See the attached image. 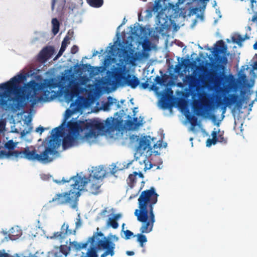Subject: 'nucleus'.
<instances>
[{"instance_id": "1", "label": "nucleus", "mask_w": 257, "mask_h": 257, "mask_svg": "<svg viewBox=\"0 0 257 257\" xmlns=\"http://www.w3.org/2000/svg\"><path fill=\"white\" fill-rule=\"evenodd\" d=\"M25 79L26 76L20 74L0 84V89L4 91L0 93V105L3 108L15 112L24 108L28 102L33 106L38 101L36 95L40 90L57 86L53 79H47L43 84L31 80L24 86L20 85V83Z\"/></svg>"}, {"instance_id": "2", "label": "nucleus", "mask_w": 257, "mask_h": 257, "mask_svg": "<svg viewBox=\"0 0 257 257\" xmlns=\"http://www.w3.org/2000/svg\"><path fill=\"white\" fill-rule=\"evenodd\" d=\"M158 196L155 188L151 187L142 191L138 198L139 209L135 210L134 214L137 220L143 223L140 229L142 233H149L153 230L155 222L154 206Z\"/></svg>"}, {"instance_id": "3", "label": "nucleus", "mask_w": 257, "mask_h": 257, "mask_svg": "<svg viewBox=\"0 0 257 257\" xmlns=\"http://www.w3.org/2000/svg\"><path fill=\"white\" fill-rule=\"evenodd\" d=\"M59 145L55 140H50L48 146L45 147L42 152H40V154H38L36 150L32 147H27L21 151L7 152L1 150L0 156H6L7 158L14 156L17 159L24 158L29 161H37L46 164L51 162L55 158L58 153L57 149Z\"/></svg>"}, {"instance_id": "4", "label": "nucleus", "mask_w": 257, "mask_h": 257, "mask_svg": "<svg viewBox=\"0 0 257 257\" xmlns=\"http://www.w3.org/2000/svg\"><path fill=\"white\" fill-rule=\"evenodd\" d=\"M89 243L91 246L86 253H82L81 257H98L97 251L105 250L100 257H107L110 255L112 256L114 254L115 244L111 240L103 236L101 232L95 233L93 235L89 238Z\"/></svg>"}, {"instance_id": "5", "label": "nucleus", "mask_w": 257, "mask_h": 257, "mask_svg": "<svg viewBox=\"0 0 257 257\" xmlns=\"http://www.w3.org/2000/svg\"><path fill=\"white\" fill-rule=\"evenodd\" d=\"M71 180L74 181V183L71 184L75 190L80 191L86 188V190L90 194L96 195L101 193V186L103 184V181L101 180H97L90 177H81L78 175L71 177L68 180L65 179L64 177L61 181L56 182L57 183H62L63 184L70 182Z\"/></svg>"}, {"instance_id": "6", "label": "nucleus", "mask_w": 257, "mask_h": 257, "mask_svg": "<svg viewBox=\"0 0 257 257\" xmlns=\"http://www.w3.org/2000/svg\"><path fill=\"white\" fill-rule=\"evenodd\" d=\"M72 188L73 187H72ZM80 195V193L78 191L72 188L69 192L56 194L52 199L49 201V202H55L56 205H58L73 203L72 207L75 208Z\"/></svg>"}, {"instance_id": "7", "label": "nucleus", "mask_w": 257, "mask_h": 257, "mask_svg": "<svg viewBox=\"0 0 257 257\" xmlns=\"http://www.w3.org/2000/svg\"><path fill=\"white\" fill-rule=\"evenodd\" d=\"M116 82L120 85H126L132 88H136L140 84V80L135 75L130 74L125 76L124 69L118 68L113 73Z\"/></svg>"}, {"instance_id": "8", "label": "nucleus", "mask_w": 257, "mask_h": 257, "mask_svg": "<svg viewBox=\"0 0 257 257\" xmlns=\"http://www.w3.org/2000/svg\"><path fill=\"white\" fill-rule=\"evenodd\" d=\"M248 98L247 97L245 98V100L248 99ZM244 99H240L238 94H230L228 96H225L223 100H219L218 101V104L219 105H224L223 108V113H224L226 110V107L229 106L232 104H235V107L238 109H241L242 108V102Z\"/></svg>"}, {"instance_id": "9", "label": "nucleus", "mask_w": 257, "mask_h": 257, "mask_svg": "<svg viewBox=\"0 0 257 257\" xmlns=\"http://www.w3.org/2000/svg\"><path fill=\"white\" fill-rule=\"evenodd\" d=\"M227 49V46L224 44L222 40L217 41L216 44V47L215 48V51L216 54L214 55L216 61L218 62L217 67L220 69H224V66L227 62V58L225 56H220L219 54H225Z\"/></svg>"}, {"instance_id": "10", "label": "nucleus", "mask_w": 257, "mask_h": 257, "mask_svg": "<svg viewBox=\"0 0 257 257\" xmlns=\"http://www.w3.org/2000/svg\"><path fill=\"white\" fill-rule=\"evenodd\" d=\"M106 128L105 124L98 120H87V131L85 137L91 138L98 135V131H104Z\"/></svg>"}, {"instance_id": "11", "label": "nucleus", "mask_w": 257, "mask_h": 257, "mask_svg": "<svg viewBox=\"0 0 257 257\" xmlns=\"http://www.w3.org/2000/svg\"><path fill=\"white\" fill-rule=\"evenodd\" d=\"M69 227L68 224L64 222L61 226L60 231L54 232L52 235L48 236L47 238L58 240L60 243H62L68 236L75 233V229H71Z\"/></svg>"}, {"instance_id": "12", "label": "nucleus", "mask_w": 257, "mask_h": 257, "mask_svg": "<svg viewBox=\"0 0 257 257\" xmlns=\"http://www.w3.org/2000/svg\"><path fill=\"white\" fill-rule=\"evenodd\" d=\"M69 133L77 135L80 132L87 131V120L85 121H69L67 124Z\"/></svg>"}, {"instance_id": "13", "label": "nucleus", "mask_w": 257, "mask_h": 257, "mask_svg": "<svg viewBox=\"0 0 257 257\" xmlns=\"http://www.w3.org/2000/svg\"><path fill=\"white\" fill-rule=\"evenodd\" d=\"M210 77L216 83L222 84L224 86H228L233 78L232 75H225L223 72H220L218 73H212L210 74Z\"/></svg>"}, {"instance_id": "14", "label": "nucleus", "mask_w": 257, "mask_h": 257, "mask_svg": "<svg viewBox=\"0 0 257 257\" xmlns=\"http://www.w3.org/2000/svg\"><path fill=\"white\" fill-rule=\"evenodd\" d=\"M54 52V48L52 46H46L44 47L38 55V61L42 63L45 62L51 58Z\"/></svg>"}, {"instance_id": "15", "label": "nucleus", "mask_w": 257, "mask_h": 257, "mask_svg": "<svg viewBox=\"0 0 257 257\" xmlns=\"http://www.w3.org/2000/svg\"><path fill=\"white\" fill-rule=\"evenodd\" d=\"M148 138H150V137L145 136L139 142V146L137 147V151L141 154L145 152H148L152 149L151 142Z\"/></svg>"}, {"instance_id": "16", "label": "nucleus", "mask_w": 257, "mask_h": 257, "mask_svg": "<svg viewBox=\"0 0 257 257\" xmlns=\"http://www.w3.org/2000/svg\"><path fill=\"white\" fill-rule=\"evenodd\" d=\"M73 35V32L71 30H69L67 35L64 37L62 42L60 49L54 60L57 59L62 55L63 52L65 51L68 44L70 43L69 40L72 38Z\"/></svg>"}, {"instance_id": "17", "label": "nucleus", "mask_w": 257, "mask_h": 257, "mask_svg": "<svg viewBox=\"0 0 257 257\" xmlns=\"http://www.w3.org/2000/svg\"><path fill=\"white\" fill-rule=\"evenodd\" d=\"M76 136L69 133L63 139L62 146L64 149L72 147L76 141Z\"/></svg>"}, {"instance_id": "18", "label": "nucleus", "mask_w": 257, "mask_h": 257, "mask_svg": "<svg viewBox=\"0 0 257 257\" xmlns=\"http://www.w3.org/2000/svg\"><path fill=\"white\" fill-rule=\"evenodd\" d=\"M105 170L103 167H96L92 172V174L90 175L89 177L94 178L97 180L100 179L103 181V179L105 176Z\"/></svg>"}, {"instance_id": "19", "label": "nucleus", "mask_w": 257, "mask_h": 257, "mask_svg": "<svg viewBox=\"0 0 257 257\" xmlns=\"http://www.w3.org/2000/svg\"><path fill=\"white\" fill-rule=\"evenodd\" d=\"M138 177L141 178H144L143 174L141 173H137L134 172L133 174H130L126 179L127 184L131 188L134 187L137 182Z\"/></svg>"}, {"instance_id": "20", "label": "nucleus", "mask_w": 257, "mask_h": 257, "mask_svg": "<svg viewBox=\"0 0 257 257\" xmlns=\"http://www.w3.org/2000/svg\"><path fill=\"white\" fill-rule=\"evenodd\" d=\"M89 243V239L84 243H79L77 241H70L69 245L71 250L77 252L82 248H86Z\"/></svg>"}, {"instance_id": "21", "label": "nucleus", "mask_w": 257, "mask_h": 257, "mask_svg": "<svg viewBox=\"0 0 257 257\" xmlns=\"http://www.w3.org/2000/svg\"><path fill=\"white\" fill-rule=\"evenodd\" d=\"M21 234V230L18 227H13L10 229L9 236L10 239L14 240L19 237Z\"/></svg>"}, {"instance_id": "22", "label": "nucleus", "mask_w": 257, "mask_h": 257, "mask_svg": "<svg viewBox=\"0 0 257 257\" xmlns=\"http://www.w3.org/2000/svg\"><path fill=\"white\" fill-rule=\"evenodd\" d=\"M113 104L115 105L117 108H119L120 107L119 102L116 99L113 98L111 96H108L107 98V102L104 105V109H107Z\"/></svg>"}, {"instance_id": "23", "label": "nucleus", "mask_w": 257, "mask_h": 257, "mask_svg": "<svg viewBox=\"0 0 257 257\" xmlns=\"http://www.w3.org/2000/svg\"><path fill=\"white\" fill-rule=\"evenodd\" d=\"M251 9L254 15L250 21L253 23H257V2L255 0H251Z\"/></svg>"}, {"instance_id": "24", "label": "nucleus", "mask_w": 257, "mask_h": 257, "mask_svg": "<svg viewBox=\"0 0 257 257\" xmlns=\"http://www.w3.org/2000/svg\"><path fill=\"white\" fill-rule=\"evenodd\" d=\"M61 133H62V128L61 127L58 126L57 127H55L53 128L52 130L51 135L53 139L52 140H55L57 144L59 145V143L58 142L57 140H56V139L57 137L61 136Z\"/></svg>"}, {"instance_id": "25", "label": "nucleus", "mask_w": 257, "mask_h": 257, "mask_svg": "<svg viewBox=\"0 0 257 257\" xmlns=\"http://www.w3.org/2000/svg\"><path fill=\"white\" fill-rule=\"evenodd\" d=\"M87 4L91 7L95 8L101 7L103 4V0H86Z\"/></svg>"}, {"instance_id": "26", "label": "nucleus", "mask_w": 257, "mask_h": 257, "mask_svg": "<svg viewBox=\"0 0 257 257\" xmlns=\"http://www.w3.org/2000/svg\"><path fill=\"white\" fill-rule=\"evenodd\" d=\"M52 32L54 35H56L59 31L60 28V23L57 18H53L52 20Z\"/></svg>"}, {"instance_id": "27", "label": "nucleus", "mask_w": 257, "mask_h": 257, "mask_svg": "<svg viewBox=\"0 0 257 257\" xmlns=\"http://www.w3.org/2000/svg\"><path fill=\"white\" fill-rule=\"evenodd\" d=\"M80 89L78 86H73L72 87L70 92H69V95H70V99H72L74 97L78 96L80 93Z\"/></svg>"}, {"instance_id": "28", "label": "nucleus", "mask_w": 257, "mask_h": 257, "mask_svg": "<svg viewBox=\"0 0 257 257\" xmlns=\"http://www.w3.org/2000/svg\"><path fill=\"white\" fill-rule=\"evenodd\" d=\"M143 233L141 232V233H138L136 235L137 237V241L139 242L140 246L142 247H144V243L147 241V238L145 235L143 234Z\"/></svg>"}, {"instance_id": "29", "label": "nucleus", "mask_w": 257, "mask_h": 257, "mask_svg": "<svg viewBox=\"0 0 257 257\" xmlns=\"http://www.w3.org/2000/svg\"><path fill=\"white\" fill-rule=\"evenodd\" d=\"M189 85L190 88H196L197 87L198 79L193 76L188 77Z\"/></svg>"}, {"instance_id": "30", "label": "nucleus", "mask_w": 257, "mask_h": 257, "mask_svg": "<svg viewBox=\"0 0 257 257\" xmlns=\"http://www.w3.org/2000/svg\"><path fill=\"white\" fill-rule=\"evenodd\" d=\"M107 225L111 226L113 229H116L118 227V223L116 220L112 217L109 218L107 222Z\"/></svg>"}, {"instance_id": "31", "label": "nucleus", "mask_w": 257, "mask_h": 257, "mask_svg": "<svg viewBox=\"0 0 257 257\" xmlns=\"http://www.w3.org/2000/svg\"><path fill=\"white\" fill-rule=\"evenodd\" d=\"M245 40L240 35H237L235 36L232 37L233 42L236 43L237 44L239 45Z\"/></svg>"}, {"instance_id": "32", "label": "nucleus", "mask_w": 257, "mask_h": 257, "mask_svg": "<svg viewBox=\"0 0 257 257\" xmlns=\"http://www.w3.org/2000/svg\"><path fill=\"white\" fill-rule=\"evenodd\" d=\"M189 62V59H182V63H178L175 66V70L176 72H179L181 69L182 66H187V64Z\"/></svg>"}, {"instance_id": "33", "label": "nucleus", "mask_w": 257, "mask_h": 257, "mask_svg": "<svg viewBox=\"0 0 257 257\" xmlns=\"http://www.w3.org/2000/svg\"><path fill=\"white\" fill-rule=\"evenodd\" d=\"M16 147V144L14 143L12 140L8 141L5 144V147L9 150V152H11V150H13Z\"/></svg>"}, {"instance_id": "34", "label": "nucleus", "mask_w": 257, "mask_h": 257, "mask_svg": "<svg viewBox=\"0 0 257 257\" xmlns=\"http://www.w3.org/2000/svg\"><path fill=\"white\" fill-rule=\"evenodd\" d=\"M161 2V0H157L155 2V4L153 7V10L154 11L158 12L160 10H163Z\"/></svg>"}, {"instance_id": "35", "label": "nucleus", "mask_w": 257, "mask_h": 257, "mask_svg": "<svg viewBox=\"0 0 257 257\" xmlns=\"http://www.w3.org/2000/svg\"><path fill=\"white\" fill-rule=\"evenodd\" d=\"M146 40L142 45L143 48L144 50L149 51L151 50V42L148 39Z\"/></svg>"}, {"instance_id": "36", "label": "nucleus", "mask_w": 257, "mask_h": 257, "mask_svg": "<svg viewBox=\"0 0 257 257\" xmlns=\"http://www.w3.org/2000/svg\"><path fill=\"white\" fill-rule=\"evenodd\" d=\"M39 92H42L43 95L44 96V98L46 100H48L49 98H51L50 96V92L48 90H47V88H44L43 90H40Z\"/></svg>"}, {"instance_id": "37", "label": "nucleus", "mask_w": 257, "mask_h": 257, "mask_svg": "<svg viewBox=\"0 0 257 257\" xmlns=\"http://www.w3.org/2000/svg\"><path fill=\"white\" fill-rule=\"evenodd\" d=\"M218 142V139H216L214 138L208 139H207L206 141V146L207 147H210L212 145H215L216 144V143Z\"/></svg>"}, {"instance_id": "38", "label": "nucleus", "mask_w": 257, "mask_h": 257, "mask_svg": "<svg viewBox=\"0 0 257 257\" xmlns=\"http://www.w3.org/2000/svg\"><path fill=\"white\" fill-rule=\"evenodd\" d=\"M142 119L140 121H138V118L137 117H134L133 121H130L129 122L130 124H133V122H134L135 125L136 127H139L140 125H142L143 124L142 122Z\"/></svg>"}, {"instance_id": "39", "label": "nucleus", "mask_w": 257, "mask_h": 257, "mask_svg": "<svg viewBox=\"0 0 257 257\" xmlns=\"http://www.w3.org/2000/svg\"><path fill=\"white\" fill-rule=\"evenodd\" d=\"M217 139L218 142L223 144H226L227 143V139L225 138L222 134H219L218 136Z\"/></svg>"}, {"instance_id": "40", "label": "nucleus", "mask_w": 257, "mask_h": 257, "mask_svg": "<svg viewBox=\"0 0 257 257\" xmlns=\"http://www.w3.org/2000/svg\"><path fill=\"white\" fill-rule=\"evenodd\" d=\"M124 234L125 235V239H128L132 236L134 235L133 232L129 230L124 231Z\"/></svg>"}, {"instance_id": "41", "label": "nucleus", "mask_w": 257, "mask_h": 257, "mask_svg": "<svg viewBox=\"0 0 257 257\" xmlns=\"http://www.w3.org/2000/svg\"><path fill=\"white\" fill-rule=\"evenodd\" d=\"M155 80L157 84H162L164 82V80L163 79V78L159 76H157L156 77Z\"/></svg>"}, {"instance_id": "42", "label": "nucleus", "mask_w": 257, "mask_h": 257, "mask_svg": "<svg viewBox=\"0 0 257 257\" xmlns=\"http://www.w3.org/2000/svg\"><path fill=\"white\" fill-rule=\"evenodd\" d=\"M190 121L192 125L195 126L196 125L197 118L195 116H192Z\"/></svg>"}, {"instance_id": "43", "label": "nucleus", "mask_w": 257, "mask_h": 257, "mask_svg": "<svg viewBox=\"0 0 257 257\" xmlns=\"http://www.w3.org/2000/svg\"><path fill=\"white\" fill-rule=\"evenodd\" d=\"M78 51V47L74 45L71 49V52L72 54H75Z\"/></svg>"}, {"instance_id": "44", "label": "nucleus", "mask_w": 257, "mask_h": 257, "mask_svg": "<svg viewBox=\"0 0 257 257\" xmlns=\"http://www.w3.org/2000/svg\"><path fill=\"white\" fill-rule=\"evenodd\" d=\"M141 88H142L144 89H146L148 88L149 87V83L147 81L142 83L141 85Z\"/></svg>"}, {"instance_id": "45", "label": "nucleus", "mask_w": 257, "mask_h": 257, "mask_svg": "<svg viewBox=\"0 0 257 257\" xmlns=\"http://www.w3.org/2000/svg\"><path fill=\"white\" fill-rule=\"evenodd\" d=\"M162 144L163 142L162 141H160L158 142V143L156 144H155L153 147L154 148H155L156 147L160 148L163 147Z\"/></svg>"}, {"instance_id": "46", "label": "nucleus", "mask_w": 257, "mask_h": 257, "mask_svg": "<svg viewBox=\"0 0 257 257\" xmlns=\"http://www.w3.org/2000/svg\"><path fill=\"white\" fill-rule=\"evenodd\" d=\"M45 128H44L43 126H39L38 127H37L36 128V132H40V134H41L45 130Z\"/></svg>"}, {"instance_id": "47", "label": "nucleus", "mask_w": 257, "mask_h": 257, "mask_svg": "<svg viewBox=\"0 0 257 257\" xmlns=\"http://www.w3.org/2000/svg\"><path fill=\"white\" fill-rule=\"evenodd\" d=\"M219 132H220L219 130H218V132H217L216 131H213L211 133L212 138L218 139H217L218 137L217 136V133H219Z\"/></svg>"}, {"instance_id": "48", "label": "nucleus", "mask_w": 257, "mask_h": 257, "mask_svg": "<svg viewBox=\"0 0 257 257\" xmlns=\"http://www.w3.org/2000/svg\"><path fill=\"white\" fill-rule=\"evenodd\" d=\"M75 224H76V229L79 228V227H80V226L81 225V222L80 219L79 218L77 219V221L76 222Z\"/></svg>"}, {"instance_id": "49", "label": "nucleus", "mask_w": 257, "mask_h": 257, "mask_svg": "<svg viewBox=\"0 0 257 257\" xmlns=\"http://www.w3.org/2000/svg\"><path fill=\"white\" fill-rule=\"evenodd\" d=\"M107 212V208H104L101 212H100V215L103 217H105V214Z\"/></svg>"}, {"instance_id": "50", "label": "nucleus", "mask_w": 257, "mask_h": 257, "mask_svg": "<svg viewBox=\"0 0 257 257\" xmlns=\"http://www.w3.org/2000/svg\"><path fill=\"white\" fill-rule=\"evenodd\" d=\"M56 1L57 0H52V3H51V10L52 11H54V8H55V4H56Z\"/></svg>"}, {"instance_id": "51", "label": "nucleus", "mask_w": 257, "mask_h": 257, "mask_svg": "<svg viewBox=\"0 0 257 257\" xmlns=\"http://www.w3.org/2000/svg\"><path fill=\"white\" fill-rule=\"evenodd\" d=\"M111 122H112V120L110 119H109L108 118L106 119V121H105V125H107L108 126H109L111 124Z\"/></svg>"}, {"instance_id": "52", "label": "nucleus", "mask_w": 257, "mask_h": 257, "mask_svg": "<svg viewBox=\"0 0 257 257\" xmlns=\"http://www.w3.org/2000/svg\"><path fill=\"white\" fill-rule=\"evenodd\" d=\"M120 216L121 215L120 214H116L114 215L112 218L117 221V220L119 219L120 217Z\"/></svg>"}, {"instance_id": "53", "label": "nucleus", "mask_w": 257, "mask_h": 257, "mask_svg": "<svg viewBox=\"0 0 257 257\" xmlns=\"http://www.w3.org/2000/svg\"><path fill=\"white\" fill-rule=\"evenodd\" d=\"M198 11V10H197L196 9H195L194 10H191L190 12V15L195 14Z\"/></svg>"}, {"instance_id": "54", "label": "nucleus", "mask_w": 257, "mask_h": 257, "mask_svg": "<svg viewBox=\"0 0 257 257\" xmlns=\"http://www.w3.org/2000/svg\"><path fill=\"white\" fill-rule=\"evenodd\" d=\"M252 68L254 70L257 69V61H255L253 62L252 65Z\"/></svg>"}, {"instance_id": "55", "label": "nucleus", "mask_w": 257, "mask_h": 257, "mask_svg": "<svg viewBox=\"0 0 257 257\" xmlns=\"http://www.w3.org/2000/svg\"><path fill=\"white\" fill-rule=\"evenodd\" d=\"M126 253L128 255H134L135 253L133 251H127Z\"/></svg>"}, {"instance_id": "56", "label": "nucleus", "mask_w": 257, "mask_h": 257, "mask_svg": "<svg viewBox=\"0 0 257 257\" xmlns=\"http://www.w3.org/2000/svg\"><path fill=\"white\" fill-rule=\"evenodd\" d=\"M253 47L254 50H257V42L254 44Z\"/></svg>"}, {"instance_id": "57", "label": "nucleus", "mask_w": 257, "mask_h": 257, "mask_svg": "<svg viewBox=\"0 0 257 257\" xmlns=\"http://www.w3.org/2000/svg\"><path fill=\"white\" fill-rule=\"evenodd\" d=\"M157 89V87L156 86H155V85L154 84H153L151 86V89L153 90H156Z\"/></svg>"}, {"instance_id": "58", "label": "nucleus", "mask_w": 257, "mask_h": 257, "mask_svg": "<svg viewBox=\"0 0 257 257\" xmlns=\"http://www.w3.org/2000/svg\"><path fill=\"white\" fill-rule=\"evenodd\" d=\"M123 54H126V57L128 56V51L127 50H123Z\"/></svg>"}, {"instance_id": "59", "label": "nucleus", "mask_w": 257, "mask_h": 257, "mask_svg": "<svg viewBox=\"0 0 257 257\" xmlns=\"http://www.w3.org/2000/svg\"><path fill=\"white\" fill-rule=\"evenodd\" d=\"M245 94V91H243V90H241L240 91V94L241 95H244Z\"/></svg>"}, {"instance_id": "60", "label": "nucleus", "mask_w": 257, "mask_h": 257, "mask_svg": "<svg viewBox=\"0 0 257 257\" xmlns=\"http://www.w3.org/2000/svg\"><path fill=\"white\" fill-rule=\"evenodd\" d=\"M169 7L170 8H174L175 6L173 4L169 3Z\"/></svg>"}, {"instance_id": "61", "label": "nucleus", "mask_w": 257, "mask_h": 257, "mask_svg": "<svg viewBox=\"0 0 257 257\" xmlns=\"http://www.w3.org/2000/svg\"><path fill=\"white\" fill-rule=\"evenodd\" d=\"M253 103H254V101H252L249 104V106L250 107H252Z\"/></svg>"}, {"instance_id": "62", "label": "nucleus", "mask_w": 257, "mask_h": 257, "mask_svg": "<svg viewBox=\"0 0 257 257\" xmlns=\"http://www.w3.org/2000/svg\"><path fill=\"white\" fill-rule=\"evenodd\" d=\"M243 38H245V39H248L249 38V36H247V34H246L245 36H244V37Z\"/></svg>"}, {"instance_id": "63", "label": "nucleus", "mask_w": 257, "mask_h": 257, "mask_svg": "<svg viewBox=\"0 0 257 257\" xmlns=\"http://www.w3.org/2000/svg\"><path fill=\"white\" fill-rule=\"evenodd\" d=\"M185 0H179V2L178 3L179 4H182L184 2Z\"/></svg>"}, {"instance_id": "64", "label": "nucleus", "mask_w": 257, "mask_h": 257, "mask_svg": "<svg viewBox=\"0 0 257 257\" xmlns=\"http://www.w3.org/2000/svg\"><path fill=\"white\" fill-rule=\"evenodd\" d=\"M173 11H174V13H177V12H178V10H173Z\"/></svg>"}]
</instances>
